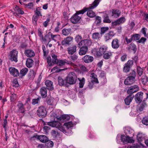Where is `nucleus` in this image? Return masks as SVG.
Wrapping results in <instances>:
<instances>
[{"mask_svg": "<svg viewBox=\"0 0 148 148\" xmlns=\"http://www.w3.org/2000/svg\"><path fill=\"white\" fill-rule=\"evenodd\" d=\"M101 0H95L93 2L89 5L88 8L82 9L87 11V15L89 17L93 18L95 16V13L91 10L93 9L99 5Z\"/></svg>", "mask_w": 148, "mask_h": 148, "instance_id": "nucleus-1", "label": "nucleus"}, {"mask_svg": "<svg viewBox=\"0 0 148 148\" xmlns=\"http://www.w3.org/2000/svg\"><path fill=\"white\" fill-rule=\"evenodd\" d=\"M86 10H81L77 11L76 13L70 19L71 22L74 24L78 23L81 18V16H79V15L80 14H83Z\"/></svg>", "mask_w": 148, "mask_h": 148, "instance_id": "nucleus-2", "label": "nucleus"}, {"mask_svg": "<svg viewBox=\"0 0 148 148\" xmlns=\"http://www.w3.org/2000/svg\"><path fill=\"white\" fill-rule=\"evenodd\" d=\"M77 78V76L74 73L70 72L67 76L66 82L70 84H74L76 82Z\"/></svg>", "mask_w": 148, "mask_h": 148, "instance_id": "nucleus-3", "label": "nucleus"}, {"mask_svg": "<svg viewBox=\"0 0 148 148\" xmlns=\"http://www.w3.org/2000/svg\"><path fill=\"white\" fill-rule=\"evenodd\" d=\"M18 52L16 50H12L9 55L10 60L12 62H16L18 61Z\"/></svg>", "mask_w": 148, "mask_h": 148, "instance_id": "nucleus-4", "label": "nucleus"}, {"mask_svg": "<svg viewBox=\"0 0 148 148\" xmlns=\"http://www.w3.org/2000/svg\"><path fill=\"white\" fill-rule=\"evenodd\" d=\"M37 114L40 117H45L47 114L46 109L45 107L40 106L38 108L37 111Z\"/></svg>", "mask_w": 148, "mask_h": 148, "instance_id": "nucleus-5", "label": "nucleus"}, {"mask_svg": "<svg viewBox=\"0 0 148 148\" xmlns=\"http://www.w3.org/2000/svg\"><path fill=\"white\" fill-rule=\"evenodd\" d=\"M47 125L53 127H56L58 128L59 130L64 133L66 132L65 130L63 129V127H61L60 123L58 122L54 121L53 122H48Z\"/></svg>", "mask_w": 148, "mask_h": 148, "instance_id": "nucleus-6", "label": "nucleus"}, {"mask_svg": "<svg viewBox=\"0 0 148 148\" xmlns=\"http://www.w3.org/2000/svg\"><path fill=\"white\" fill-rule=\"evenodd\" d=\"M139 90V87L137 85H134L130 87L127 91L128 94H131L137 92Z\"/></svg>", "mask_w": 148, "mask_h": 148, "instance_id": "nucleus-7", "label": "nucleus"}, {"mask_svg": "<svg viewBox=\"0 0 148 148\" xmlns=\"http://www.w3.org/2000/svg\"><path fill=\"white\" fill-rule=\"evenodd\" d=\"M9 71L10 74L14 77H17L19 75L18 70L14 67H10L9 69Z\"/></svg>", "mask_w": 148, "mask_h": 148, "instance_id": "nucleus-8", "label": "nucleus"}, {"mask_svg": "<svg viewBox=\"0 0 148 148\" xmlns=\"http://www.w3.org/2000/svg\"><path fill=\"white\" fill-rule=\"evenodd\" d=\"M91 43V41L85 39L81 41L78 44V46L79 47H87Z\"/></svg>", "mask_w": 148, "mask_h": 148, "instance_id": "nucleus-9", "label": "nucleus"}, {"mask_svg": "<svg viewBox=\"0 0 148 148\" xmlns=\"http://www.w3.org/2000/svg\"><path fill=\"white\" fill-rule=\"evenodd\" d=\"M135 75L134 76L128 77L125 80L124 83L126 85H130L133 84L135 82Z\"/></svg>", "mask_w": 148, "mask_h": 148, "instance_id": "nucleus-10", "label": "nucleus"}, {"mask_svg": "<svg viewBox=\"0 0 148 148\" xmlns=\"http://www.w3.org/2000/svg\"><path fill=\"white\" fill-rule=\"evenodd\" d=\"M35 138L39 140L40 142L42 143H45L48 141L47 138L46 136L45 135H36L34 136L31 137V138Z\"/></svg>", "mask_w": 148, "mask_h": 148, "instance_id": "nucleus-11", "label": "nucleus"}, {"mask_svg": "<svg viewBox=\"0 0 148 148\" xmlns=\"http://www.w3.org/2000/svg\"><path fill=\"white\" fill-rule=\"evenodd\" d=\"M143 92H138L135 95L134 99L137 103H140L143 99Z\"/></svg>", "mask_w": 148, "mask_h": 148, "instance_id": "nucleus-12", "label": "nucleus"}, {"mask_svg": "<svg viewBox=\"0 0 148 148\" xmlns=\"http://www.w3.org/2000/svg\"><path fill=\"white\" fill-rule=\"evenodd\" d=\"M132 64V61L128 60L127 63L125 64L123 69L124 72L126 73L129 71L130 69Z\"/></svg>", "mask_w": 148, "mask_h": 148, "instance_id": "nucleus-13", "label": "nucleus"}, {"mask_svg": "<svg viewBox=\"0 0 148 148\" xmlns=\"http://www.w3.org/2000/svg\"><path fill=\"white\" fill-rule=\"evenodd\" d=\"M83 61L86 63H89L92 62L93 60L92 56L89 55H86L82 58Z\"/></svg>", "mask_w": 148, "mask_h": 148, "instance_id": "nucleus-14", "label": "nucleus"}, {"mask_svg": "<svg viewBox=\"0 0 148 148\" xmlns=\"http://www.w3.org/2000/svg\"><path fill=\"white\" fill-rule=\"evenodd\" d=\"M127 137H126L124 135H118L116 137V142L118 143H120V141H118V139L121 140V141L124 143H126V140Z\"/></svg>", "mask_w": 148, "mask_h": 148, "instance_id": "nucleus-15", "label": "nucleus"}, {"mask_svg": "<svg viewBox=\"0 0 148 148\" xmlns=\"http://www.w3.org/2000/svg\"><path fill=\"white\" fill-rule=\"evenodd\" d=\"M73 40V38L71 36H68L66 38H64L62 41V45L67 44L69 45L70 43L72 42Z\"/></svg>", "mask_w": 148, "mask_h": 148, "instance_id": "nucleus-16", "label": "nucleus"}, {"mask_svg": "<svg viewBox=\"0 0 148 148\" xmlns=\"http://www.w3.org/2000/svg\"><path fill=\"white\" fill-rule=\"evenodd\" d=\"M51 41L50 32H49L45 36V38H44L42 42L44 44L47 43L48 44Z\"/></svg>", "mask_w": 148, "mask_h": 148, "instance_id": "nucleus-17", "label": "nucleus"}, {"mask_svg": "<svg viewBox=\"0 0 148 148\" xmlns=\"http://www.w3.org/2000/svg\"><path fill=\"white\" fill-rule=\"evenodd\" d=\"M107 48L106 47H101L97 50L96 54L98 56H100L103 54H104Z\"/></svg>", "mask_w": 148, "mask_h": 148, "instance_id": "nucleus-18", "label": "nucleus"}, {"mask_svg": "<svg viewBox=\"0 0 148 148\" xmlns=\"http://www.w3.org/2000/svg\"><path fill=\"white\" fill-rule=\"evenodd\" d=\"M24 53L29 58L34 57L35 55L34 51L31 49H28L25 50Z\"/></svg>", "mask_w": 148, "mask_h": 148, "instance_id": "nucleus-19", "label": "nucleus"}, {"mask_svg": "<svg viewBox=\"0 0 148 148\" xmlns=\"http://www.w3.org/2000/svg\"><path fill=\"white\" fill-rule=\"evenodd\" d=\"M119 42L117 38L113 39L112 42V47L113 49H117L119 47Z\"/></svg>", "mask_w": 148, "mask_h": 148, "instance_id": "nucleus-20", "label": "nucleus"}, {"mask_svg": "<svg viewBox=\"0 0 148 148\" xmlns=\"http://www.w3.org/2000/svg\"><path fill=\"white\" fill-rule=\"evenodd\" d=\"M77 47L76 45H73L68 48V52L69 54L72 55L76 51Z\"/></svg>", "mask_w": 148, "mask_h": 148, "instance_id": "nucleus-21", "label": "nucleus"}, {"mask_svg": "<svg viewBox=\"0 0 148 148\" xmlns=\"http://www.w3.org/2000/svg\"><path fill=\"white\" fill-rule=\"evenodd\" d=\"M115 35V34L113 31L109 32L108 33L105 34L104 36V39L106 41H107L111 39Z\"/></svg>", "mask_w": 148, "mask_h": 148, "instance_id": "nucleus-22", "label": "nucleus"}, {"mask_svg": "<svg viewBox=\"0 0 148 148\" xmlns=\"http://www.w3.org/2000/svg\"><path fill=\"white\" fill-rule=\"evenodd\" d=\"M45 84L48 90H52L54 89L53 85V83L52 81L49 80H47L45 82Z\"/></svg>", "mask_w": 148, "mask_h": 148, "instance_id": "nucleus-23", "label": "nucleus"}, {"mask_svg": "<svg viewBox=\"0 0 148 148\" xmlns=\"http://www.w3.org/2000/svg\"><path fill=\"white\" fill-rule=\"evenodd\" d=\"M88 48L86 47H82L79 51V54L80 56L85 55L87 52Z\"/></svg>", "mask_w": 148, "mask_h": 148, "instance_id": "nucleus-24", "label": "nucleus"}, {"mask_svg": "<svg viewBox=\"0 0 148 148\" xmlns=\"http://www.w3.org/2000/svg\"><path fill=\"white\" fill-rule=\"evenodd\" d=\"M111 15L114 18H117L119 17L121 13V11L117 10H113L110 12Z\"/></svg>", "mask_w": 148, "mask_h": 148, "instance_id": "nucleus-25", "label": "nucleus"}, {"mask_svg": "<svg viewBox=\"0 0 148 148\" xmlns=\"http://www.w3.org/2000/svg\"><path fill=\"white\" fill-rule=\"evenodd\" d=\"M134 97V95H129L125 99V104L127 105H129Z\"/></svg>", "mask_w": 148, "mask_h": 148, "instance_id": "nucleus-26", "label": "nucleus"}, {"mask_svg": "<svg viewBox=\"0 0 148 148\" xmlns=\"http://www.w3.org/2000/svg\"><path fill=\"white\" fill-rule=\"evenodd\" d=\"M40 93L42 97L43 98H45L47 96V90L46 88L44 87H43L40 89Z\"/></svg>", "mask_w": 148, "mask_h": 148, "instance_id": "nucleus-27", "label": "nucleus"}, {"mask_svg": "<svg viewBox=\"0 0 148 148\" xmlns=\"http://www.w3.org/2000/svg\"><path fill=\"white\" fill-rule=\"evenodd\" d=\"M146 106V103L144 101H143L138 105L137 110L138 111H142Z\"/></svg>", "mask_w": 148, "mask_h": 148, "instance_id": "nucleus-28", "label": "nucleus"}, {"mask_svg": "<svg viewBox=\"0 0 148 148\" xmlns=\"http://www.w3.org/2000/svg\"><path fill=\"white\" fill-rule=\"evenodd\" d=\"M17 106L20 111L21 113H23L25 111V109L24 107V105L21 101H18L17 104Z\"/></svg>", "mask_w": 148, "mask_h": 148, "instance_id": "nucleus-29", "label": "nucleus"}, {"mask_svg": "<svg viewBox=\"0 0 148 148\" xmlns=\"http://www.w3.org/2000/svg\"><path fill=\"white\" fill-rule=\"evenodd\" d=\"M15 12H14L13 14L15 16H18V14H23L24 13V12L21 9L18 8L17 6L14 9Z\"/></svg>", "mask_w": 148, "mask_h": 148, "instance_id": "nucleus-30", "label": "nucleus"}, {"mask_svg": "<svg viewBox=\"0 0 148 148\" xmlns=\"http://www.w3.org/2000/svg\"><path fill=\"white\" fill-rule=\"evenodd\" d=\"M125 19L124 17H121L118 19L116 21L113 22L112 24L114 25H116L123 23L125 21Z\"/></svg>", "mask_w": 148, "mask_h": 148, "instance_id": "nucleus-31", "label": "nucleus"}, {"mask_svg": "<svg viewBox=\"0 0 148 148\" xmlns=\"http://www.w3.org/2000/svg\"><path fill=\"white\" fill-rule=\"evenodd\" d=\"M90 77H91V81L92 83H99L97 76L94 73H92L90 74Z\"/></svg>", "mask_w": 148, "mask_h": 148, "instance_id": "nucleus-32", "label": "nucleus"}, {"mask_svg": "<svg viewBox=\"0 0 148 148\" xmlns=\"http://www.w3.org/2000/svg\"><path fill=\"white\" fill-rule=\"evenodd\" d=\"M33 60L32 59H28L26 62V66L28 68L31 67L33 64Z\"/></svg>", "mask_w": 148, "mask_h": 148, "instance_id": "nucleus-33", "label": "nucleus"}, {"mask_svg": "<svg viewBox=\"0 0 148 148\" xmlns=\"http://www.w3.org/2000/svg\"><path fill=\"white\" fill-rule=\"evenodd\" d=\"M54 100L53 98H48L47 100V103L48 105H52L54 107L56 105V103L54 102Z\"/></svg>", "mask_w": 148, "mask_h": 148, "instance_id": "nucleus-34", "label": "nucleus"}, {"mask_svg": "<svg viewBox=\"0 0 148 148\" xmlns=\"http://www.w3.org/2000/svg\"><path fill=\"white\" fill-rule=\"evenodd\" d=\"M67 82L66 80L65 79H63L61 77H59L58 78V82L60 86H63Z\"/></svg>", "mask_w": 148, "mask_h": 148, "instance_id": "nucleus-35", "label": "nucleus"}, {"mask_svg": "<svg viewBox=\"0 0 148 148\" xmlns=\"http://www.w3.org/2000/svg\"><path fill=\"white\" fill-rule=\"evenodd\" d=\"M112 53L110 52H105L103 55V58L105 59H108L112 56Z\"/></svg>", "mask_w": 148, "mask_h": 148, "instance_id": "nucleus-36", "label": "nucleus"}, {"mask_svg": "<svg viewBox=\"0 0 148 148\" xmlns=\"http://www.w3.org/2000/svg\"><path fill=\"white\" fill-rule=\"evenodd\" d=\"M144 135L142 133H139L137 136V139L138 141L140 142L143 141L144 139Z\"/></svg>", "mask_w": 148, "mask_h": 148, "instance_id": "nucleus-37", "label": "nucleus"}, {"mask_svg": "<svg viewBox=\"0 0 148 148\" xmlns=\"http://www.w3.org/2000/svg\"><path fill=\"white\" fill-rule=\"evenodd\" d=\"M28 69L27 68H23L20 71L19 74L22 76H25L27 73L28 71Z\"/></svg>", "mask_w": 148, "mask_h": 148, "instance_id": "nucleus-38", "label": "nucleus"}, {"mask_svg": "<svg viewBox=\"0 0 148 148\" xmlns=\"http://www.w3.org/2000/svg\"><path fill=\"white\" fill-rule=\"evenodd\" d=\"M71 29L69 28L67 29H63L62 31L63 34L64 36L68 35L71 32Z\"/></svg>", "mask_w": 148, "mask_h": 148, "instance_id": "nucleus-39", "label": "nucleus"}, {"mask_svg": "<svg viewBox=\"0 0 148 148\" xmlns=\"http://www.w3.org/2000/svg\"><path fill=\"white\" fill-rule=\"evenodd\" d=\"M64 126L67 129H71L73 126V122L71 121L65 123L64 124Z\"/></svg>", "mask_w": 148, "mask_h": 148, "instance_id": "nucleus-40", "label": "nucleus"}, {"mask_svg": "<svg viewBox=\"0 0 148 148\" xmlns=\"http://www.w3.org/2000/svg\"><path fill=\"white\" fill-rule=\"evenodd\" d=\"M79 81V87L80 88H82L85 82V79L84 77H82V79H80L79 78H78Z\"/></svg>", "mask_w": 148, "mask_h": 148, "instance_id": "nucleus-41", "label": "nucleus"}, {"mask_svg": "<svg viewBox=\"0 0 148 148\" xmlns=\"http://www.w3.org/2000/svg\"><path fill=\"white\" fill-rule=\"evenodd\" d=\"M125 132L127 134H133L134 130L131 128L128 127L125 130Z\"/></svg>", "mask_w": 148, "mask_h": 148, "instance_id": "nucleus-42", "label": "nucleus"}, {"mask_svg": "<svg viewBox=\"0 0 148 148\" xmlns=\"http://www.w3.org/2000/svg\"><path fill=\"white\" fill-rule=\"evenodd\" d=\"M92 38L94 39H98L101 37L100 34L98 32L94 33L92 35Z\"/></svg>", "mask_w": 148, "mask_h": 148, "instance_id": "nucleus-43", "label": "nucleus"}, {"mask_svg": "<svg viewBox=\"0 0 148 148\" xmlns=\"http://www.w3.org/2000/svg\"><path fill=\"white\" fill-rule=\"evenodd\" d=\"M64 70L63 69H59L58 67V66H56L53 67L51 70V71L53 73H57L60 72L62 70Z\"/></svg>", "mask_w": 148, "mask_h": 148, "instance_id": "nucleus-44", "label": "nucleus"}, {"mask_svg": "<svg viewBox=\"0 0 148 148\" xmlns=\"http://www.w3.org/2000/svg\"><path fill=\"white\" fill-rule=\"evenodd\" d=\"M103 22L106 23H110L111 21L108 18V16L107 14H106L104 15Z\"/></svg>", "mask_w": 148, "mask_h": 148, "instance_id": "nucleus-45", "label": "nucleus"}, {"mask_svg": "<svg viewBox=\"0 0 148 148\" xmlns=\"http://www.w3.org/2000/svg\"><path fill=\"white\" fill-rule=\"evenodd\" d=\"M70 118V117L69 115L65 114L62 116H61L60 118V119L61 120L62 119L66 121L69 120Z\"/></svg>", "mask_w": 148, "mask_h": 148, "instance_id": "nucleus-46", "label": "nucleus"}, {"mask_svg": "<svg viewBox=\"0 0 148 148\" xmlns=\"http://www.w3.org/2000/svg\"><path fill=\"white\" fill-rule=\"evenodd\" d=\"M39 8H37L36 10L35 11V13L36 14V16H38L39 17V16H41L42 14H41V10Z\"/></svg>", "mask_w": 148, "mask_h": 148, "instance_id": "nucleus-47", "label": "nucleus"}, {"mask_svg": "<svg viewBox=\"0 0 148 148\" xmlns=\"http://www.w3.org/2000/svg\"><path fill=\"white\" fill-rule=\"evenodd\" d=\"M142 122L146 125H148V116L144 117L142 120Z\"/></svg>", "mask_w": 148, "mask_h": 148, "instance_id": "nucleus-48", "label": "nucleus"}, {"mask_svg": "<svg viewBox=\"0 0 148 148\" xmlns=\"http://www.w3.org/2000/svg\"><path fill=\"white\" fill-rule=\"evenodd\" d=\"M47 62L49 66H53L54 65V63L53 62V60L52 62L51 61V58L50 57L48 56L47 57Z\"/></svg>", "mask_w": 148, "mask_h": 148, "instance_id": "nucleus-49", "label": "nucleus"}, {"mask_svg": "<svg viewBox=\"0 0 148 148\" xmlns=\"http://www.w3.org/2000/svg\"><path fill=\"white\" fill-rule=\"evenodd\" d=\"M51 56L53 59V62L54 63H56L58 60L57 59V56L54 53H52L51 54Z\"/></svg>", "mask_w": 148, "mask_h": 148, "instance_id": "nucleus-50", "label": "nucleus"}, {"mask_svg": "<svg viewBox=\"0 0 148 148\" xmlns=\"http://www.w3.org/2000/svg\"><path fill=\"white\" fill-rule=\"evenodd\" d=\"M50 35L51 37V39L53 40H54L55 41H56L58 38V35H53L52 33L50 32Z\"/></svg>", "mask_w": 148, "mask_h": 148, "instance_id": "nucleus-51", "label": "nucleus"}, {"mask_svg": "<svg viewBox=\"0 0 148 148\" xmlns=\"http://www.w3.org/2000/svg\"><path fill=\"white\" fill-rule=\"evenodd\" d=\"M82 39V36L79 35H77L75 38V41L77 42H79Z\"/></svg>", "mask_w": 148, "mask_h": 148, "instance_id": "nucleus-52", "label": "nucleus"}, {"mask_svg": "<svg viewBox=\"0 0 148 148\" xmlns=\"http://www.w3.org/2000/svg\"><path fill=\"white\" fill-rule=\"evenodd\" d=\"M65 60H58L56 63L60 66H62L65 64Z\"/></svg>", "mask_w": 148, "mask_h": 148, "instance_id": "nucleus-53", "label": "nucleus"}, {"mask_svg": "<svg viewBox=\"0 0 148 148\" xmlns=\"http://www.w3.org/2000/svg\"><path fill=\"white\" fill-rule=\"evenodd\" d=\"M109 29L108 27H103L101 28V34H103L105 33Z\"/></svg>", "mask_w": 148, "mask_h": 148, "instance_id": "nucleus-54", "label": "nucleus"}, {"mask_svg": "<svg viewBox=\"0 0 148 148\" xmlns=\"http://www.w3.org/2000/svg\"><path fill=\"white\" fill-rule=\"evenodd\" d=\"M38 16L34 15L33 17V24L36 25H37V21L38 20Z\"/></svg>", "mask_w": 148, "mask_h": 148, "instance_id": "nucleus-55", "label": "nucleus"}, {"mask_svg": "<svg viewBox=\"0 0 148 148\" xmlns=\"http://www.w3.org/2000/svg\"><path fill=\"white\" fill-rule=\"evenodd\" d=\"M143 69L140 67H138L137 68V72L139 76H141L143 73Z\"/></svg>", "mask_w": 148, "mask_h": 148, "instance_id": "nucleus-56", "label": "nucleus"}, {"mask_svg": "<svg viewBox=\"0 0 148 148\" xmlns=\"http://www.w3.org/2000/svg\"><path fill=\"white\" fill-rule=\"evenodd\" d=\"M24 5L26 8L30 9L32 8L33 6L32 3H29L28 4H24Z\"/></svg>", "mask_w": 148, "mask_h": 148, "instance_id": "nucleus-57", "label": "nucleus"}, {"mask_svg": "<svg viewBox=\"0 0 148 148\" xmlns=\"http://www.w3.org/2000/svg\"><path fill=\"white\" fill-rule=\"evenodd\" d=\"M38 35L40 38V39L41 41L42 42V40L44 37H43L42 33L40 31V29H38Z\"/></svg>", "mask_w": 148, "mask_h": 148, "instance_id": "nucleus-58", "label": "nucleus"}, {"mask_svg": "<svg viewBox=\"0 0 148 148\" xmlns=\"http://www.w3.org/2000/svg\"><path fill=\"white\" fill-rule=\"evenodd\" d=\"M40 98H38L36 99H33L32 100V103L33 105H35L38 103L40 101Z\"/></svg>", "mask_w": 148, "mask_h": 148, "instance_id": "nucleus-59", "label": "nucleus"}, {"mask_svg": "<svg viewBox=\"0 0 148 148\" xmlns=\"http://www.w3.org/2000/svg\"><path fill=\"white\" fill-rule=\"evenodd\" d=\"M132 37L133 39L134 40H138L140 38V36L138 34H135L134 35H132Z\"/></svg>", "mask_w": 148, "mask_h": 148, "instance_id": "nucleus-60", "label": "nucleus"}, {"mask_svg": "<svg viewBox=\"0 0 148 148\" xmlns=\"http://www.w3.org/2000/svg\"><path fill=\"white\" fill-rule=\"evenodd\" d=\"M36 74V73L35 71H34L33 70H31L29 73V76L31 77L32 78H34Z\"/></svg>", "mask_w": 148, "mask_h": 148, "instance_id": "nucleus-61", "label": "nucleus"}, {"mask_svg": "<svg viewBox=\"0 0 148 148\" xmlns=\"http://www.w3.org/2000/svg\"><path fill=\"white\" fill-rule=\"evenodd\" d=\"M134 142V140L131 138L127 136V140H126V143H133Z\"/></svg>", "mask_w": 148, "mask_h": 148, "instance_id": "nucleus-62", "label": "nucleus"}, {"mask_svg": "<svg viewBox=\"0 0 148 148\" xmlns=\"http://www.w3.org/2000/svg\"><path fill=\"white\" fill-rule=\"evenodd\" d=\"M7 123V122L6 119H4L3 120V122L2 124V125L3 128L5 129V130H6L7 128L6 126Z\"/></svg>", "mask_w": 148, "mask_h": 148, "instance_id": "nucleus-63", "label": "nucleus"}, {"mask_svg": "<svg viewBox=\"0 0 148 148\" xmlns=\"http://www.w3.org/2000/svg\"><path fill=\"white\" fill-rule=\"evenodd\" d=\"M146 30L147 29L145 27L143 28L141 30V32L144 34L145 37H147V34L146 33Z\"/></svg>", "mask_w": 148, "mask_h": 148, "instance_id": "nucleus-64", "label": "nucleus"}]
</instances>
